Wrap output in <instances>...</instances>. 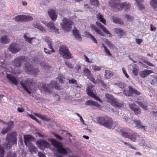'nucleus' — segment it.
<instances>
[{"label": "nucleus", "mask_w": 157, "mask_h": 157, "mask_svg": "<svg viewBox=\"0 0 157 157\" xmlns=\"http://www.w3.org/2000/svg\"><path fill=\"white\" fill-rule=\"evenodd\" d=\"M36 144L41 150L44 151L45 148L49 147V144L45 140L40 139L36 141Z\"/></svg>", "instance_id": "obj_13"}, {"label": "nucleus", "mask_w": 157, "mask_h": 157, "mask_svg": "<svg viewBox=\"0 0 157 157\" xmlns=\"http://www.w3.org/2000/svg\"><path fill=\"white\" fill-rule=\"evenodd\" d=\"M65 65L69 68H72V67L71 63L66 61L65 62Z\"/></svg>", "instance_id": "obj_61"}, {"label": "nucleus", "mask_w": 157, "mask_h": 157, "mask_svg": "<svg viewBox=\"0 0 157 157\" xmlns=\"http://www.w3.org/2000/svg\"><path fill=\"white\" fill-rule=\"evenodd\" d=\"M32 136L30 135H25L24 136V142L26 146L31 143L30 141L32 140Z\"/></svg>", "instance_id": "obj_27"}, {"label": "nucleus", "mask_w": 157, "mask_h": 157, "mask_svg": "<svg viewBox=\"0 0 157 157\" xmlns=\"http://www.w3.org/2000/svg\"><path fill=\"white\" fill-rule=\"evenodd\" d=\"M92 68L95 71H99L101 69V67L97 66L96 65H93Z\"/></svg>", "instance_id": "obj_48"}, {"label": "nucleus", "mask_w": 157, "mask_h": 157, "mask_svg": "<svg viewBox=\"0 0 157 157\" xmlns=\"http://www.w3.org/2000/svg\"><path fill=\"white\" fill-rule=\"evenodd\" d=\"M10 131V129H9V128H8L7 127L4 128H3L2 130V133L3 134H5L7 132H9Z\"/></svg>", "instance_id": "obj_55"}, {"label": "nucleus", "mask_w": 157, "mask_h": 157, "mask_svg": "<svg viewBox=\"0 0 157 157\" xmlns=\"http://www.w3.org/2000/svg\"><path fill=\"white\" fill-rule=\"evenodd\" d=\"M33 81L32 79H27L21 82V84L23 88L29 94H31V92L29 90V88H30L31 86L33 85Z\"/></svg>", "instance_id": "obj_10"}, {"label": "nucleus", "mask_w": 157, "mask_h": 157, "mask_svg": "<svg viewBox=\"0 0 157 157\" xmlns=\"http://www.w3.org/2000/svg\"><path fill=\"white\" fill-rule=\"evenodd\" d=\"M114 31L117 34H118L119 36H121L124 34L123 30L121 29L115 28Z\"/></svg>", "instance_id": "obj_42"}, {"label": "nucleus", "mask_w": 157, "mask_h": 157, "mask_svg": "<svg viewBox=\"0 0 157 157\" xmlns=\"http://www.w3.org/2000/svg\"><path fill=\"white\" fill-rule=\"evenodd\" d=\"M0 41L3 44H7L9 43L10 40L7 36L5 35L0 37Z\"/></svg>", "instance_id": "obj_35"}, {"label": "nucleus", "mask_w": 157, "mask_h": 157, "mask_svg": "<svg viewBox=\"0 0 157 157\" xmlns=\"http://www.w3.org/2000/svg\"><path fill=\"white\" fill-rule=\"evenodd\" d=\"M53 135L55 136L57 138L58 140H62L63 139L62 138L58 135V134H56L55 133H53Z\"/></svg>", "instance_id": "obj_64"}, {"label": "nucleus", "mask_w": 157, "mask_h": 157, "mask_svg": "<svg viewBox=\"0 0 157 157\" xmlns=\"http://www.w3.org/2000/svg\"><path fill=\"white\" fill-rule=\"evenodd\" d=\"M86 34L87 36L90 37L91 40L96 44L97 43V41L95 38L92 35L90 34L88 32H86Z\"/></svg>", "instance_id": "obj_43"}, {"label": "nucleus", "mask_w": 157, "mask_h": 157, "mask_svg": "<svg viewBox=\"0 0 157 157\" xmlns=\"http://www.w3.org/2000/svg\"><path fill=\"white\" fill-rule=\"evenodd\" d=\"M49 141H50L52 145L56 148L59 153L67 155L68 153L71 152L70 150L68 148L64 147L61 143L52 139H50Z\"/></svg>", "instance_id": "obj_2"}, {"label": "nucleus", "mask_w": 157, "mask_h": 157, "mask_svg": "<svg viewBox=\"0 0 157 157\" xmlns=\"http://www.w3.org/2000/svg\"><path fill=\"white\" fill-rule=\"evenodd\" d=\"M116 85L119 87L123 88L125 87V84L124 83L121 82H119L116 83Z\"/></svg>", "instance_id": "obj_58"}, {"label": "nucleus", "mask_w": 157, "mask_h": 157, "mask_svg": "<svg viewBox=\"0 0 157 157\" xmlns=\"http://www.w3.org/2000/svg\"><path fill=\"white\" fill-rule=\"evenodd\" d=\"M24 69L28 74H33L35 76L39 72V69L33 68L29 62V63L25 64V65L24 66Z\"/></svg>", "instance_id": "obj_9"}, {"label": "nucleus", "mask_w": 157, "mask_h": 157, "mask_svg": "<svg viewBox=\"0 0 157 157\" xmlns=\"http://www.w3.org/2000/svg\"><path fill=\"white\" fill-rule=\"evenodd\" d=\"M43 40L48 44L49 48L50 49L52 48V43L48 36H45L43 37Z\"/></svg>", "instance_id": "obj_23"}, {"label": "nucleus", "mask_w": 157, "mask_h": 157, "mask_svg": "<svg viewBox=\"0 0 157 157\" xmlns=\"http://www.w3.org/2000/svg\"><path fill=\"white\" fill-rule=\"evenodd\" d=\"M137 3L138 8L140 10H143L145 9V7L143 4L141 3V2L143 0H135Z\"/></svg>", "instance_id": "obj_38"}, {"label": "nucleus", "mask_w": 157, "mask_h": 157, "mask_svg": "<svg viewBox=\"0 0 157 157\" xmlns=\"http://www.w3.org/2000/svg\"><path fill=\"white\" fill-rule=\"evenodd\" d=\"M153 73V71L151 70H144L140 72L139 75L142 78H145L149 75Z\"/></svg>", "instance_id": "obj_18"}, {"label": "nucleus", "mask_w": 157, "mask_h": 157, "mask_svg": "<svg viewBox=\"0 0 157 157\" xmlns=\"http://www.w3.org/2000/svg\"><path fill=\"white\" fill-rule=\"evenodd\" d=\"M151 84L154 86H157V76H156L152 81Z\"/></svg>", "instance_id": "obj_53"}, {"label": "nucleus", "mask_w": 157, "mask_h": 157, "mask_svg": "<svg viewBox=\"0 0 157 157\" xmlns=\"http://www.w3.org/2000/svg\"><path fill=\"white\" fill-rule=\"evenodd\" d=\"M137 103L144 110H147V106L148 105L147 103L145 101H139L138 100L136 101Z\"/></svg>", "instance_id": "obj_24"}, {"label": "nucleus", "mask_w": 157, "mask_h": 157, "mask_svg": "<svg viewBox=\"0 0 157 157\" xmlns=\"http://www.w3.org/2000/svg\"><path fill=\"white\" fill-rule=\"evenodd\" d=\"M55 88L56 89H59V87L58 86V83L55 81H52L49 84H42L40 90L47 93H50L52 92V89Z\"/></svg>", "instance_id": "obj_4"}, {"label": "nucleus", "mask_w": 157, "mask_h": 157, "mask_svg": "<svg viewBox=\"0 0 157 157\" xmlns=\"http://www.w3.org/2000/svg\"><path fill=\"white\" fill-rule=\"evenodd\" d=\"M138 140V141L139 144L140 146L144 145V144H145V141L143 137L140 136Z\"/></svg>", "instance_id": "obj_45"}, {"label": "nucleus", "mask_w": 157, "mask_h": 157, "mask_svg": "<svg viewBox=\"0 0 157 157\" xmlns=\"http://www.w3.org/2000/svg\"><path fill=\"white\" fill-rule=\"evenodd\" d=\"M85 104L87 105L92 106L98 108H100L101 106L100 105L98 104L97 102L91 100L87 101L86 102Z\"/></svg>", "instance_id": "obj_25"}, {"label": "nucleus", "mask_w": 157, "mask_h": 157, "mask_svg": "<svg viewBox=\"0 0 157 157\" xmlns=\"http://www.w3.org/2000/svg\"><path fill=\"white\" fill-rule=\"evenodd\" d=\"M105 96L107 99V101L111 104L112 103H113V101L115 99L112 95L109 94H106L105 95Z\"/></svg>", "instance_id": "obj_37"}, {"label": "nucleus", "mask_w": 157, "mask_h": 157, "mask_svg": "<svg viewBox=\"0 0 157 157\" xmlns=\"http://www.w3.org/2000/svg\"><path fill=\"white\" fill-rule=\"evenodd\" d=\"M46 26L50 29L51 32H58V29L54 25L52 21L48 22Z\"/></svg>", "instance_id": "obj_19"}, {"label": "nucleus", "mask_w": 157, "mask_h": 157, "mask_svg": "<svg viewBox=\"0 0 157 157\" xmlns=\"http://www.w3.org/2000/svg\"><path fill=\"white\" fill-rule=\"evenodd\" d=\"M121 134L124 137L128 138L131 141L135 142L138 139L140 136L136 132L131 130L130 129H128L127 131H125L124 129L121 130Z\"/></svg>", "instance_id": "obj_3"}, {"label": "nucleus", "mask_w": 157, "mask_h": 157, "mask_svg": "<svg viewBox=\"0 0 157 157\" xmlns=\"http://www.w3.org/2000/svg\"><path fill=\"white\" fill-rule=\"evenodd\" d=\"M93 87V86L92 85H91L88 86L86 89L87 94L89 96L91 97L95 100L98 101L101 103L102 102V101L100 99L99 97L95 94H94L93 92L92 91L91 89Z\"/></svg>", "instance_id": "obj_14"}, {"label": "nucleus", "mask_w": 157, "mask_h": 157, "mask_svg": "<svg viewBox=\"0 0 157 157\" xmlns=\"http://www.w3.org/2000/svg\"><path fill=\"white\" fill-rule=\"evenodd\" d=\"M128 90L124 89L123 91V93L126 96H132L133 94L139 95L141 94L140 92L137 91L130 86L128 87Z\"/></svg>", "instance_id": "obj_12"}, {"label": "nucleus", "mask_w": 157, "mask_h": 157, "mask_svg": "<svg viewBox=\"0 0 157 157\" xmlns=\"http://www.w3.org/2000/svg\"><path fill=\"white\" fill-rule=\"evenodd\" d=\"M111 104L114 107L120 108L121 107L122 104L121 101L115 99Z\"/></svg>", "instance_id": "obj_26"}, {"label": "nucleus", "mask_w": 157, "mask_h": 157, "mask_svg": "<svg viewBox=\"0 0 157 157\" xmlns=\"http://www.w3.org/2000/svg\"><path fill=\"white\" fill-rule=\"evenodd\" d=\"M91 4L96 6H98L99 4L98 0H90Z\"/></svg>", "instance_id": "obj_49"}, {"label": "nucleus", "mask_w": 157, "mask_h": 157, "mask_svg": "<svg viewBox=\"0 0 157 157\" xmlns=\"http://www.w3.org/2000/svg\"><path fill=\"white\" fill-rule=\"evenodd\" d=\"M105 43L107 44L109 47L112 48L113 47V45L112 44L110 41L107 39H106L105 41Z\"/></svg>", "instance_id": "obj_54"}, {"label": "nucleus", "mask_w": 157, "mask_h": 157, "mask_svg": "<svg viewBox=\"0 0 157 157\" xmlns=\"http://www.w3.org/2000/svg\"><path fill=\"white\" fill-rule=\"evenodd\" d=\"M122 71L123 72V73L124 74V75L127 78H128L129 77V76L127 74V73L126 72L125 69L124 68V67H123L122 68Z\"/></svg>", "instance_id": "obj_63"}, {"label": "nucleus", "mask_w": 157, "mask_h": 157, "mask_svg": "<svg viewBox=\"0 0 157 157\" xmlns=\"http://www.w3.org/2000/svg\"><path fill=\"white\" fill-rule=\"evenodd\" d=\"M29 59L27 57L25 56H20L15 58L12 63V65L16 67H20L22 63L24 66L25 64L29 63L28 61Z\"/></svg>", "instance_id": "obj_6"}, {"label": "nucleus", "mask_w": 157, "mask_h": 157, "mask_svg": "<svg viewBox=\"0 0 157 157\" xmlns=\"http://www.w3.org/2000/svg\"><path fill=\"white\" fill-rule=\"evenodd\" d=\"M72 24L73 22L72 21L65 18H63L60 23L62 29L67 32L70 31L71 30Z\"/></svg>", "instance_id": "obj_7"}, {"label": "nucleus", "mask_w": 157, "mask_h": 157, "mask_svg": "<svg viewBox=\"0 0 157 157\" xmlns=\"http://www.w3.org/2000/svg\"><path fill=\"white\" fill-rule=\"evenodd\" d=\"M22 21H30L33 20V18L30 16H26L22 15Z\"/></svg>", "instance_id": "obj_39"}, {"label": "nucleus", "mask_w": 157, "mask_h": 157, "mask_svg": "<svg viewBox=\"0 0 157 157\" xmlns=\"http://www.w3.org/2000/svg\"><path fill=\"white\" fill-rule=\"evenodd\" d=\"M17 133L15 131H13L7 135L6 144L4 147L7 150H9L12 147L13 144H17Z\"/></svg>", "instance_id": "obj_1"}, {"label": "nucleus", "mask_w": 157, "mask_h": 157, "mask_svg": "<svg viewBox=\"0 0 157 157\" xmlns=\"http://www.w3.org/2000/svg\"><path fill=\"white\" fill-rule=\"evenodd\" d=\"M33 26L35 28H37L42 33H45L46 32V30L39 24L37 23H34L33 24Z\"/></svg>", "instance_id": "obj_28"}, {"label": "nucleus", "mask_w": 157, "mask_h": 157, "mask_svg": "<svg viewBox=\"0 0 157 157\" xmlns=\"http://www.w3.org/2000/svg\"><path fill=\"white\" fill-rule=\"evenodd\" d=\"M96 24L97 25L100 27L102 30V31L105 33H106L108 36H111V34L109 32L108 30L106 29L103 26V25L101 24V23L99 22H96Z\"/></svg>", "instance_id": "obj_22"}, {"label": "nucleus", "mask_w": 157, "mask_h": 157, "mask_svg": "<svg viewBox=\"0 0 157 157\" xmlns=\"http://www.w3.org/2000/svg\"><path fill=\"white\" fill-rule=\"evenodd\" d=\"M83 72L84 75L88 78H89L91 75L90 71L87 68H84L83 71Z\"/></svg>", "instance_id": "obj_41"}, {"label": "nucleus", "mask_w": 157, "mask_h": 157, "mask_svg": "<svg viewBox=\"0 0 157 157\" xmlns=\"http://www.w3.org/2000/svg\"><path fill=\"white\" fill-rule=\"evenodd\" d=\"M130 6L129 3L127 2H124L119 5H116V7H114V11H117L121 8L124 9L125 10L129 9Z\"/></svg>", "instance_id": "obj_15"}, {"label": "nucleus", "mask_w": 157, "mask_h": 157, "mask_svg": "<svg viewBox=\"0 0 157 157\" xmlns=\"http://www.w3.org/2000/svg\"><path fill=\"white\" fill-rule=\"evenodd\" d=\"M6 157H16V154L14 152H9L7 153Z\"/></svg>", "instance_id": "obj_52"}, {"label": "nucleus", "mask_w": 157, "mask_h": 157, "mask_svg": "<svg viewBox=\"0 0 157 157\" xmlns=\"http://www.w3.org/2000/svg\"><path fill=\"white\" fill-rule=\"evenodd\" d=\"M48 13L52 21H55L56 19L57 15L55 10H49L48 11Z\"/></svg>", "instance_id": "obj_20"}, {"label": "nucleus", "mask_w": 157, "mask_h": 157, "mask_svg": "<svg viewBox=\"0 0 157 157\" xmlns=\"http://www.w3.org/2000/svg\"><path fill=\"white\" fill-rule=\"evenodd\" d=\"M22 15H19L14 17V19L16 21H22Z\"/></svg>", "instance_id": "obj_50"}, {"label": "nucleus", "mask_w": 157, "mask_h": 157, "mask_svg": "<svg viewBox=\"0 0 157 157\" xmlns=\"http://www.w3.org/2000/svg\"><path fill=\"white\" fill-rule=\"evenodd\" d=\"M6 77L9 81L16 85H17L18 83L17 79L15 77L13 76L10 74L6 75Z\"/></svg>", "instance_id": "obj_21"}, {"label": "nucleus", "mask_w": 157, "mask_h": 157, "mask_svg": "<svg viewBox=\"0 0 157 157\" xmlns=\"http://www.w3.org/2000/svg\"><path fill=\"white\" fill-rule=\"evenodd\" d=\"M64 78L63 77V76L60 75L57 77V81H59L60 83H62L63 82V80Z\"/></svg>", "instance_id": "obj_51"}, {"label": "nucleus", "mask_w": 157, "mask_h": 157, "mask_svg": "<svg viewBox=\"0 0 157 157\" xmlns=\"http://www.w3.org/2000/svg\"><path fill=\"white\" fill-rule=\"evenodd\" d=\"M73 34L74 36L77 39H80L81 38V36L80 34L79 30L76 29H75L72 31Z\"/></svg>", "instance_id": "obj_34"}, {"label": "nucleus", "mask_w": 157, "mask_h": 157, "mask_svg": "<svg viewBox=\"0 0 157 157\" xmlns=\"http://www.w3.org/2000/svg\"><path fill=\"white\" fill-rule=\"evenodd\" d=\"M97 120L99 124L107 128H114L111 118L107 117H97Z\"/></svg>", "instance_id": "obj_5"}, {"label": "nucleus", "mask_w": 157, "mask_h": 157, "mask_svg": "<svg viewBox=\"0 0 157 157\" xmlns=\"http://www.w3.org/2000/svg\"><path fill=\"white\" fill-rule=\"evenodd\" d=\"M133 124L135 127H136L138 128L141 129L144 131H146L147 129V127L142 125L141 124V121L140 120H135Z\"/></svg>", "instance_id": "obj_17"}, {"label": "nucleus", "mask_w": 157, "mask_h": 157, "mask_svg": "<svg viewBox=\"0 0 157 157\" xmlns=\"http://www.w3.org/2000/svg\"><path fill=\"white\" fill-rule=\"evenodd\" d=\"M59 53L61 56L64 59H69L72 58L71 54L66 46H63L60 47Z\"/></svg>", "instance_id": "obj_8"}, {"label": "nucleus", "mask_w": 157, "mask_h": 157, "mask_svg": "<svg viewBox=\"0 0 157 157\" xmlns=\"http://www.w3.org/2000/svg\"><path fill=\"white\" fill-rule=\"evenodd\" d=\"M21 48V47L18 44L13 43L9 46L8 49L12 53L15 54L20 51Z\"/></svg>", "instance_id": "obj_11"}, {"label": "nucleus", "mask_w": 157, "mask_h": 157, "mask_svg": "<svg viewBox=\"0 0 157 157\" xmlns=\"http://www.w3.org/2000/svg\"><path fill=\"white\" fill-rule=\"evenodd\" d=\"M103 80L100 77L99 75L97 76V78L96 79L95 84L98 85H101V84H103Z\"/></svg>", "instance_id": "obj_44"}, {"label": "nucleus", "mask_w": 157, "mask_h": 157, "mask_svg": "<svg viewBox=\"0 0 157 157\" xmlns=\"http://www.w3.org/2000/svg\"><path fill=\"white\" fill-rule=\"evenodd\" d=\"M90 28L94 30L98 34L103 36H104V34L99 29L97 28L94 25L91 24L90 25Z\"/></svg>", "instance_id": "obj_30"}, {"label": "nucleus", "mask_w": 157, "mask_h": 157, "mask_svg": "<svg viewBox=\"0 0 157 157\" xmlns=\"http://www.w3.org/2000/svg\"><path fill=\"white\" fill-rule=\"evenodd\" d=\"M8 125L7 128L11 130V129L13 128L14 125V122L13 121H10L8 123H6V124Z\"/></svg>", "instance_id": "obj_46"}, {"label": "nucleus", "mask_w": 157, "mask_h": 157, "mask_svg": "<svg viewBox=\"0 0 157 157\" xmlns=\"http://www.w3.org/2000/svg\"><path fill=\"white\" fill-rule=\"evenodd\" d=\"M4 149L0 145V157H4Z\"/></svg>", "instance_id": "obj_57"}, {"label": "nucleus", "mask_w": 157, "mask_h": 157, "mask_svg": "<svg viewBox=\"0 0 157 157\" xmlns=\"http://www.w3.org/2000/svg\"><path fill=\"white\" fill-rule=\"evenodd\" d=\"M112 17L113 19V23L116 24L118 23L121 25L123 24V21L122 20L118 18L116 16H112Z\"/></svg>", "instance_id": "obj_32"}, {"label": "nucleus", "mask_w": 157, "mask_h": 157, "mask_svg": "<svg viewBox=\"0 0 157 157\" xmlns=\"http://www.w3.org/2000/svg\"><path fill=\"white\" fill-rule=\"evenodd\" d=\"M129 106L131 109L136 114H139L141 113V109L137 106L135 104H130Z\"/></svg>", "instance_id": "obj_16"}, {"label": "nucleus", "mask_w": 157, "mask_h": 157, "mask_svg": "<svg viewBox=\"0 0 157 157\" xmlns=\"http://www.w3.org/2000/svg\"><path fill=\"white\" fill-rule=\"evenodd\" d=\"M132 72L133 74L136 76L138 75V67L136 64H134L132 66Z\"/></svg>", "instance_id": "obj_36"}, {"label": "nucleus", "mask_w": 157, "mask_h": 157, "mask_svg": "<svg viewBox=\"0 0 157 157\" xmlns=\"http://www.w3.org/2000/svg\"><path fill=\"white\" fill-rule=\"evenodd\" d=\"M51 49L52 51H51L45 48H44V51L45 53L50 54L52 52H55V51L54 49H53V48Z\"/></svg>", "instance_id": "obj_56"}, {"label": "nucleus", "mask_w": 157, "mask_h": 157, "mask_svg": "<svg viewBox=\"0 0 157 157\" xmlns=\"http://www.w3.org/2000/svg\"><path fill=\"white\" fill-rule=\"evenodd\" d=\"M96 18L98 20H99L100 22H102L105 25L106 24L105 23V20L104 18V16L102 14L100 13H98L97 15Z\"/></svg>", "instance_id": "obj_31"}, {"label": "nucleus", "mask_w": 157, "mask_h": 157, "mask_svg": "<svg viewBox=\"0 0 157 157\" xmlns=\"http://www.w3.org/2000/svg\"><path fill=\"white\" fill-rule=\"evenodd\" d=\"M113 75L112 72L108 70H106L105 71V77L107 79L110 78Z\"/></svg>", "instance_id": "obj_40"}, {"label": "nucleus", "mask_w": 157, "mask_h": 157, "mask_svg": "<svg viewBox=\"0 0 157 157\" xmlns=\"http://www.w3.org/2000/svg\"><path fill=\"white\" fill-rule=\"evenodd\" d=\"M120 0H110L109 2V6L112 10L114 11V7H116V5H119V2Z\"/></svg>", "instance_id": "obj_29"}, {"label": "nucleus", "mask_w": 157, "mask_h": 157, "mask_svg": "<svg viewBox=\"0 0 157 157\" xmlns=\"http://www.w3.org/2000/svg\"><path fill=\"white\" fill-rule=\"evenodd\" d=\"M69 83H75L77 84V81L74 78L69 79Z\"/></svg>", "instance_id": "obj_62"}, {"label": "nucleus", "mask_w": 157, "mask_h": 157, "mask_svg": "<svg viewBox=\"0 0 157 157\" xmlns=\"http://www.w3.org/2000/svg\"><path fill=\"white\" fill-rule=\"evenodd\" d=\"M24 38L26 41H27L30 43H31V41L33 38H29L28 37L26 34L24 35Z\"/></svg>", "instance_id": "obj_60"}, {"label": "nucleus", "mask_w": 157, "mask_h": 157, "mask_svg": "<svg viewBox=\"0 0 157 157\" xmlns=\"http://www.w3.org/2000/svg\"><path fill=\"white\" fill-rule=\"evenodd\" d=\"M26 146L28 147L29 150L31 153L35 152L37 151V148L32 143L29 144Z\"/></svg>", "instance_id": "obj_33"}, {"label": "nucleus", "mask_w": 157, "mask_h": 157, "mask_svg": "<svg viewBox=\"0 0 157 157\" xmlns=\"http://www.w3.org/2000/svg\"><path fill=\"white\" fill-rule=\"evenodd\" d=\"M40 65L41 67H44L46 69H49L50 67L49 65L47 64L44 62H42L40 63Z\"/></svg>", "instance_id": "obj_47"}, {"label": "nucleus", "mask_w": 157, "mask_h": 157, "mask_svg": "<svg viewBox=\"0 0 157 157\" xmlns=\"http://www.w3.org/2000/svg\"><path fill=\"white\" fill-rule=\"evenodd\" d=\"M125 17L128 19L129 21H132L134 20V18L132 16L128 14H126L125 15Z\"/></svg>", "instance_id": "obj_59"}]
</instances>
